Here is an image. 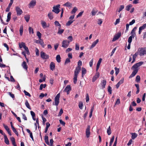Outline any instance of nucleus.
Masks as SVG:
<instances>
[{
    "instance_id": "nucleus-5",
    "label": "nucleus",
    "mask_w": 146,
    "mask_h": 146,
    "mask_svg": "<svg viewBox=\"0 0 146 146\" xmlns=\"http://www.w3.org/2000/svg\"><path fill=\"white\" fill-rule=\"evenodd\" d=\"M69 42L66 40H64L62 42V46L64 48H67L69 45Z\"/></svg>"
},
{
    "instance_id": "nucleus-41",
    "label": "nucleus",
    "mask_w": 146,
    "mask_h": 146,
    "mask_svg": "<svg viewBox=\"0 0 146 146\" xmlns=\"http://www.w3.org/2000/svg\"><path fill=\"white\" fill-rule=\"evenodd\" d=\"M29 31L30 34L31 33L32 34H33L34 33L33 29L31 27H29Z\"/></svg>"
},
{
    "instance_id": "nucleus-9",
    "label": "nucleus",
    "mask_w": 146,
    "mask_h": 146,
    "mask_svg": "<svg viewBox=\"0 0 146 146\" xmlns=\"http://www.w3.org/2000/svg\"><path fill=\"white\" fill-rule=\"evenodd\" d=\"M15 11L18 15H20L23 13L22 10L18 6L15 7Z\"/></svg>"
},
{
    "instance_id": "nucleus-56",
    "label": "nucleus",
    "mask_w": 146,
    "mask_h": 146,
    "mask_svg": "<svg viewBox=\"0 0 146 146\" xmlns=\"http://www.w3.org/2000/svg\"><path fill=\"white\" fill-rule=\"evenodd\" d=\"M98 11H95L94 9H93L92 11V16H94L97 13Z\"/></svg>"
},
{
    "instance_id": "nucleus-61",
    "label": "nucleus",
    "mask_w": 146,
    "mask_h": 146,
    "mask_svg": "<svg viewBox=\"0 0 146 146\" xmlns=\"http://www.w3.org/2000/svg\"><path fill=\"white\" fill-rule=\"evenodd\" d=\"M84 13V11H82L80 12L77 15V18L81 16Z\"/></svg>"
},
{
    "instance_id": "nucleus-24",
    "label": "nucleus",
    "mask_w": 146,
    "mask_h": 146,
    "mask_svg": "<svg viewBox=\"0 0 146 146\" xmlns=\"http://www.w3.org/2000/svg\"><path fill=\"white\" fill-rule=\"evenodd\" d=\"M11 12L8 13L7 16V19L6 20L7 22H9L10 20L11 19Z\"/></svg>"
},
{
    "instance_id": "nucleus-59",
    "label": "nucleus",
    "mask_w": 146,
    "mask_h": 146,
    "mask_svg": "<svg viewBox=\"0 0 146 146\" xmlns=\"http://www.w3.org/2000/svg\"><path fill=\"white\" fill-rule=\"evenodd\" d=\"M22 114L23 115V117H22L23 119L25 120H27V117H26V115H25V114L23 113H22Z\"/></svg>"
},
{
    "instance_id": "nucleus-29",
    "label": "nucleus",
    "mask_w": 146,
    "mask_h": 146,
    "mask_svg": "<svg viewBox=\"0 0 146 146\" xmlns=\"http://www.w3.org/2000/svg\"><path fill=\"white\" fill-rule=\"evenodd\" d=\"M72 5V4L71 3L68 2L63 5V6L67 7H71Z\"/></svg>"
},
{
    "instance_id": "nucleus-48",
    "label": "nucleus",
    "mask_w": 146,
    "mask_h": 146,
    "mask_svg": "<svg viewBox=\"0 0 146 146\" xmlns=\"http://www.w3.org/2000/svg\"><path fill=\"white\" fill-rule=\"evenodd\" d=\"M140 80V76L139 75L137 76L136 78L135 81L137 82H139Z\"/></svg>"
},
{
    "instance_id": "nucleus-46",
    "label": "nucleus",
    "mask_w": 146,
    "mask_h": 146,
    "mask_svg": "<svg viewBox=\"0 0 146 146\" xmlns=\"http://www.w3.org/2000/svg\"><path fill=\"white\" fill-rule=\"evenodd\" d=\"M36 35L38 36V38L41 40V34L40 33V32L38 31L36 32Z\"/></svg>"
},
{
    "instance_id": "nucleus-17",
    "label": "nucleus",
    "mask_w": 146,
    "mask_h": 146,
    "mask_svg": "<svg viewBox=\"0 0 146 146\" xmlns=\"http://www.w3.org/2000/svg\"><path fill=\"white\" fill-rule=\"evenodd\" d=\"M3 136L4 137L5 139V143L9 145V141L7 137V136L5 134H3Z\"/></svg>"
},
{
    "instance_id": "nucleus-10",
    "label": "nucleus",
    "mask_w": 146,
    "mask_h": 146,
    "mask_svg": "<svg viewBox=\"0 0 146 146\" xmlns=\"http://www.w3.org/2000/svg\"><path fill=\"white\" fill-rule=\"evenodd\" d=\"M121 34V32H119L117 34L115 35L113 38L112 41L114 42L118 39L120 37Z\"/></svg>"
},
{
    "instance_id": "nucleus-20",
    "label": "nucleus",
    "mask_w": 146,
    "mask_h": 146,
    "mask_svg": "<svg viewBox=\"0 0 146 146\" xmlns=\"http://www.w3.org/2000/svg\"><path fill=\"white\" fill-rule=\"evenodd\" d=\"M82 77H83L84 76V75L86 73V69L83 67H82Z\"/></svg>"
},
{
    "instance_id": "nucleus-2",
    "label": "nucleus",
    "mask_w": 146,
    "mask_h": 146,
    "mask_svg": "<svg viewBox=\"0 0 146 146\" xmlns=\"http://www.w3.org/2000/svg\"><path fill=\"white\" fill-rule=\"evenodd\" d=\"M81 70V68L76 67L74 71V76L73 78V82L74 84L76 83L78 75Z\"/></svg>"
},
{
    "instance_id": "nucleus-4",
    "label": "nucleus",
    "mask_w": 146,
    "mask_h": 146,
    "mask_svg": "<svg viewBox=\"0 0 146 146\" xmlns=\"http://www.w3.org/2000/svg\"><path fill=\"white\" fill-rule=\"evenodd\" d=\"M60 5L58 4L55 6L53 7V9L52 10L53 12H55L56 14H58L60 12V10L59 9L60 8Z\"/></svg>"
},
{
    "instance_id": "nucleus-49",
    "label": "nucleus",
    "mask_w": 146,
    "mask_h": 146,
    "mask_svg": "<svg viewBox=\"0 0 146 146\" xmlns=\"http://www.w3.org/2000/svg\"><path fill=\"white\" fill-rule=\"evenodd\" d=\"M67 39L68 40H67L70 43V42H72L73 40V37L72 36H70L67 38Z\"/></svg>"
},
{
    "instance_id": "nucleus-23",
    "label": "nucleus",
    "mask_w": 146,
    "mask_h": 146,
    "mask_svg": "<svg viewBox=\"0 0 146 146\" xmlns=\"http://www.w3.org/2000/svg\"><path fill=\"white\" fill-rule=\"evenodd\" d=\"M44 141L46 144L48 145H50V143L48 141V137L47 136L45 135L44 137Z\"/></svg>"
},
{
    "instance_id": "nucleus-18",
    "label": "nucleus",
    "mask_w": 146,
    "mask_h": 146,
    "mask_svg": "<svg viewBox=\"0 0 146 146\" xmlns=\"http://www.w3.org/2000/svg\"><path fill=\"white\" fill-rule=\"evenodd\" d=\"M22 66L23 68L27 70L28 66L27 64L26 63L25 61H23L22 64Z\"/></svg>"
},
{
    "instance_id": "nucleus-3",
    "label": "nucleus",
    "mask_w": 146,
    "mask_h": 146,
    "mask_svg": "<svg viewBox=\"0 0 146 146\" xmlns=\"http://www.w3.org/2000/svg\"><path fill=\"white\" fill-rule=\"evenodd\" d=\"M138 51L140 56H143L146 54V47L139 48Z\"/></svg>"
},
{
    "instance_id": "nucleus-44",
    "label": "nucleus",
    "mask_w": 146,
    "mask_h": 146,
    "mask_svg": "<svg viewBox=\"0 0 146 146\" xmlns=\"http://www.w3.org/2000/svg\"><path fill=\"white\" fill-rule=\"evenodd\" d=\"M114 69L115 71V75L116 76H117L119 73V68H117L116 67H115L114 68Z\"/></svg>"
},
{
    "instance_id": "nucleus-1",
    "label": "nucleus",
    "mask_w": 146,
    "mask_h": 146,
    "mask_svg": "<svg viewBox=\"0 0 146 146\" xmlns=\"http://www.w3.org/2000/svg\"><path fill=\"white\" fill-rule=\"evenodd\" d=\"M143 62H140L134 64L132 67L131 69L133 70L129 78H131L134 77L138 71V68L141 66Z\"/></svg>"
},
{
    "instance_id": "nucleus-25",
    "label": "nucleus",
    "mask_w": 146,
    "mask_h": 146,
    "mask_svg": "<svg viewBox=\"0 0 146 146\" xmlns=\"http://www.w3.org/2000/svg\"><path fill=\"white\" fill-rule=\"evenodd\" d=\"M41 24L42 25V26L44 28H45L46 27H48V26H47L46 23L44 21H41Z\"/></svg>"
},
{
    "instance_id": "nucleus-34",
    "label": "nucleus",
    "mask_w": 146,
    "mask_h": 146,
    "mask_svg": "<svg viewBox=\"0 0 146 146\" xmlns=\"http://www.w3.org/2000/svg\"><path fill=\"white\" fill-rule=\"evenodd\" d=\"M132 5L131 4H129L125 8V9L127 11H129L130 8L132 7Z\"/></svg>"
},
{
    "instance_id": "nucleus-63",
    "label": "nucleus",
    "mask_w": 146,
    "mask_h": 146,
    "mask_svg": "<svg viewBox=\"0 0 146 146\" xmlns=\"http://www.w3.org/2000/svg\"><path fill=\"white\" fill-rule=\"evenodd\" d=\"M102 23V20L101 19H98V24L101 25Z\"/></svg>"
},
{
    "instance_id": "nucleus-42",
    "label": "nucleus",
    "mask_w": 146,
    "mask_h": 146,
    "mask_svg": "<svg viewBox=\"0 0 146 146\" xmlns=\"http://www.w3.org/2000/svg\"><path fill=\"white\" fill-rule=\"evenodd\" d=\"M26 131H27V132L30 134V137H33V133H32V132H31V131L29 129H27Z\"/></svg>"
},
{
    "instance_id": "nucleus-12",
    "label": "nucleus",
    "mask_w": 146,
    "mask_h": 146,
    "mask_svg": "<svg viewBox=\"0 0 146 146\" xmlns=\"http://www.w3.org/2000/svg\"><path fill=\"white\" fill-rule=\"evenodd\" d=\"M90 125H88L86 129V136L87 138H88L90 137Z\"/></svg>"
},
{
    "instance_id": "nucleus-19",
    "label": "nucleus",
    "mask_w": 146,
    "mask_h": 146,
    "mask_svg": "<svg viewBox=\"0 0 146 146\" xmlns=\"http://www.w3.org/2000/svg\"><path fill=\"white\" fill-rule=\"evenodd\" d=\"M55 68V64L53 62L50 63V68L52 70H53Z\"/></svg>"
},
{
    "instance_id": "nucleus-31",
    "label": "nucleus",
    "mask_w": 146,
    "mask_h": 146,
    "mask_svg": "<svg viewBox=\"0 0 146 146\" xmlns=\"http://www.w3.org/2000/svg\"><path fill=\"white\" fill-rule=\"evenodd\" d=\"M64 31V29H60V28L59 27L58 29L57 33L60 35H61L63 33Z\"/></svg>"
},
{
    "instance_id": "nucleus-14",
    "label": "nucleus",
    "mask_w": 146,
    "mask_h": 146,
    "mask_svg": "<svg viewBox=\"0 0 146 146\" xmlns=\"http://www.w3.org/2000/svg\"><path fill=\"white\" fill-rule=\"evenodd\" d=\"M106 83V80H103L101 81L100 85L101 86V88L103 89L105 88Z\"/></svg>"
},
{
    "instance_id": "nucleus-22",
    "label": "nucleus",
    "mask_w": 146,
    "mask_h": 146,
    "mask_svg": "<svg viewBox=\"0 0 146 146\" xmlns=\"http://www.w3.org/2000/svg\"><path fill=\"white\" fill-rule=\"evenodd\" d=\"M10 139L12 142L13 145L14 146H17L15 142V138L13 137H12Z\"/></svg>"
},
{
    "instance_id": "nucleus-54",
    "label": "nucleus",
    "mask_w": 146,
    "mask_h": 146,
    "mask_svg": "<svg viewBox=\"0 0 146 146\" xmlns=\"http://www.w3.org/2000/svg\"><path fill=\"white\" fill-rule=\"evenodd\" d=\"M82 65V62L80 60H79L78 63L77 67L81 68L80 66Z\"/></svg>"
},
{
    "instance_id": "nucleus-6",
    "label": "nucleus",
    "mask_w": 146,
    "mask_h": 146,
    "mask_svg": "<svg viewBox=\"0 0 146 146\" xmlns=\"http://www.w3.org/2000/svg\"><path fill=\"white\" fill-rule=\"evenodd\" d=\"M40 56L43 59H47L49 58V56L48 55L46 54L45 52L42 51L40 52Z\"/></svg>"
},
{
    "instance_id": "nucleus-62",
    "label": "nucleus",
    "mask_w": 146,
    "mask_h": 146,
    "mask_svg": "<svg viewBox=\"0 0 146 146\" xmlns=\"http://www.w3.org/2000/svg\"><path fill=\"white\" fill-rule=\"evenodd\" d=\"M139 54V52H136L134 55H133V58H136Z\"/></svg>"
},
{
    "instance_id": "nucleus-13",
    "label": "nucleus",
    "mask_w": 146,
    "mask_h": 146,
    "mask_svg": "<svg viewBox=\"0 0 146 146\" xmlns=\"http://www.w3.org/2000/svg\"><path fill=\"white\" fill-rule=\"evenodd\" d=\"M100 76V73L99 72H97L95 75L92 78V82H94L96 79L98 78Z\"/></svg>"
},
{
    "instance_id": "nucleus-26",
    "label": "nucleus",
    "mask_w": 146,
    "mask_h": 146,
    "mask_svg": "<svg viewBox=\"0 0 146 146\" xmlns=\"http://www.w3.org/2000/svg\"><path fill=\"white\" fill-rule=\"evenodd\" d=\"M131 138L132 139H134L137 136V134L135 133H131Z\"/></svg>"
},
{
    "instance_id": "nucleus-15",
    "label": "nucleus",
    "mask_w": 146,
    "mask_h": 146,
    "mask_svg": "<svg viewBox=\"0 0 146 146\" xmlns=\"http://www.w3.org/2000/svg\"><path fill=\"white\" fill-rule=\"evenodd\" d=\"M40 40H36V43L40 44L44 48L45 46V44H44V42L41 39Z\"/></svg>"
},
{
    "instance_id": "nucleus-57",
    "label": "nucleus",
    "mask_w": 146,
    "mask_h": 146,
    "mask_svg": "<svg viewBox=\"0 0 146 146\" xmlns=\"http://www.w3.org/2000/svg\"><path fill=\"white\" fill-rule=\"evenodd\" d=\"M54 24L58 26L60 28L61 27V25L57 21H56L54 22Z\"/></svg>"
},
{
    "instance_id": "nucleus-33",
    "label": "nucleus",
    "mask_w": 146,
    "mask_h": 146,
    "mask_svg": "<svg viewBox=\"0 0 146 146\" xmlns=\"http://www.w3.org/2000/svg\"><path fill=\"white\" fill-rule=\"evenodd\" d=\"M107 133L108 135H110L111 133L110 126H109L108 128L107 129Z\"/></svg>"
},
{
    "instance_id": "nucleus-28",
    "label": "nucleus",
    "mask_w": 146,
    "mask_h": 146,
    "mask_svg": "<svg viewBox=\"0 0 146 146\" xmlns=\"http://www.w3.org/2000/svg\"><path fill=\"white\" fill-rule=\"evenodd\" d=\"M48 16L50 20L52 19L53 18L52 13V12L49 13L48 15Z\"/></svg>"
},
{
    "instance_id": "nucleus-51",
    "label": "nucleus",
    "mask_w": 146,
    "mask_h": 146,
    "mask_svg": "<svg viewBox=\"0 0 146 146\" xmlns=\"http://www.w3.org/2000/svg\"><path fill=\"white\" fill-rule=\"evenodd\" d=\"M79 108L80 109H82V107L83 106V104L82 102H79L78 105Z\"/></svg>"
},
{
    "instance_id": "nucleus-37",
    "label": "nucleus",
    "mask_w": 146,
    "mask_h": 146,
    "mask_svg": "<svg viewBox=\"0 0 146 146\" xmlns=\"http://www.w3.org/2000/svg\"><path fill=\"white\" fill-rule=\"evenodd\" d=\"M23 26H21L20 28L19 32L21 36L23 34Z\"/></svg>"
},
{
    "instance_id": "nucleus-36",
    "label": "nucleus",
    "mask_w": 146,
    "mask_h": 146,
    "mask_svg": "<svg viewBox=\"0 0 146 146\" xmlns=\"http://www.w3.org/2000/svg\"><path fill=\"white\" fill-rule=\"evenodd\" d=\"M114 136H113L112 138H111L110 142V145L109 146H111L112 143L114 141Z\"/></svg>"
},
{
    "instance_id": "nucleus-21",
    "label": "nucleus",
    "mask_w": 146,
    "mask_h": 146,
    "mask_svg": "<svg viewBox=\"0 0 146 146\" xmlns=\"http://www.w3.org/2000/svg\"><path fill=\"white\" fill-rule=\"evenodd\" d=\"M71 90V88L70 85H68L65 88L64 91H70Z\"/></svg>"
},
{
    "instance_id": "nucleus-43",
    "label": "nucleus",
    "mask_w": 146,
    "mask_h": 146,
    "mask_svg": "<svg viewBox=\"0 0 146 146\" xmlns=\"http://www.w3.org/2000/svg\"><path fill=\"white\" fill-rule=\"evenodd\" d=\"M77 10V9L76 7H74L72 10L71 13L72 14H74Z\"/></svg>"
},
{
    "instance_id": "nucleus-47",
    "label": "nucleus",
    "mask_w": 146,
    "mask_h": 146,
    "mask_svg": "<svg viewBox=\"0 0 146 146\" xmlns=\"http://www.w3.org/2000/svg\"><path fill=\"white\" fill-rule=\"evenodd\" d=\"M8 94L13 99L15 98V95L14 94H13L12 92H9Z\"/></svg>"
},
{
    "instance_id": "nucleus-27",
    "label": "nucleus",
    "mask_w": 146,
    "mask_h": 146,
    "mask_svg": "<svg viewBox=\"0 0 146 146\" xmlns=\"http://www.w3.org/2000/svg\"><path fill=\"white\" fill-rule=\"evenodd\" d=\"M24 17L26 21L28 22L30 19V15H26L24 16Z\"/></svg>"
},
{
    "instance_id": "nucleus-45",
    "label": "nucleus",
    "mask_w": 146,
    "mask_h": 146,
    "mask_svg": "<svg viewBox=\"0 0 146 146\" xmlns=\"http://www.w3.org/2000/svg\"><path fill=\"white\" fill-rule=\"evenodd\" d=\"M74 20H71L68 21L66 23V25L67 26H70L73 22L74 21Z\"/></svg>"
},
{
    "instance_id": "nucleus-16",
    "label": "nucleus",
    "mask_w": 146,
    "mask_h": 146,
    "mask_svg": "<svg viewBox=\"0 0 146 146\" xmlns=\"http://www.w3.org/2000/svg\"><path fill=\"white\" fill-rule=\"evenodd\" d=\"M98 42L99 40L98 39H97L96 41L93 42L90 47V49H91L94 47Z\"/></svg>"
},
{
    "instance_id": "nucleus-40",
    "label": "nucleus",
    "mask_w": 146,
    "mask_h": 146,
    "mask_svg": "<svg viewBox=\"0 0 146 146\" xmlns=\"http://www.w3.org/2000/svg\"><path fill=\"white\" fill-rule=\"evenodd\" d=\"M46 84H40V86L39 90H42L43 88H45L46 87Z\"/></svg>"
},
{
    "instance_id": "nucleus-32",
    "label": "nucleus",
    "mask_w": 146,
    "mask_h": 146,
    "mask_svg": "<svg viewBox=\"0 0 146 146\" xmlns=\"http://www.w3.org/2000/svg\"><path fill=\"white\" fill-rule=\"evenodd\" d=\"M56 59L57 61L58 62H60L61 61V57L59 55H57L56 57Z\"/></svg>"
},
{
    "instance_id": "nucleus-52",
    "label": "nucleus",
    "mask_w": 146,
    "mask_h": 146,
    "mask_svg": "<svg viewBox=\"0 0 146 146\" xmlns=\"http://www.w3.org/2000/svg\"><path fill=\"white\" fill-rule=\"evenodd\" d=\"M146 27V23L144 24L142 26L140 27L139 29H140L141 30L145 29Z\"/></svg>"
},
{
    "instance_id": "nucleus-7",
    "label": "nucleus",
    "mask_w": 146,
    "mask_h": 146,
    "mask_svg": "<svg viewBox=\"0 0 146 146\" xmlns=\"http://www.w3.org/2000/svg\"><path fill=\"white\" fill-rule=\"evenodd\" d=\"M60 97V94H58L55 98V104L56 106H58L59 103Z\"/></svg>"
},
{
    "instance_id": "nucleus-60",
    "label": "nucleus",
    "mask_w": 146,
    "mask_h": 146,
    "mask_svg": "<svg viewBox=\"0 0 146 146\" xmlns=\"http://www.w3.org/2000/svg\"><path fill=\"white\" fill-rule=\"evenodd\" d=\"M60 123L63 125L64 126L65 124V123L62 121V119H60L59 120Z\"/></svg>"
},
{
    "instance_id": "nucleus-50",
    "label": "nucleus",
    "mask_w": 146,
    "mask_h": 146,
    "mask_svg": "<svg viewBox=\"0 0 146 146\" xmlns=\"http://www.w3.org/2000/svg\"><path fill=\"white\" fill-rule=\"evenodd\" d=\"M46 79V77L45 76L42 77V79H40L39 80V82L40 83H41L43 81H45Z\"/></svg>"
},
{
    "instance_id": "nucleus-8",
    "label": "nucleus",
    "mask_w": 146,
    "mask_h": 146,
    "mask_svg": "<svg viewBox=\"0 0 146 146\" xmlns=\"http://www.w3.org/2000/svg\"><path fill=\"white\" fill-rule=\"evenodd\" d=\"M36 1L35 0H32L29 4V8H33L36 5Z\"/></svg>"
},
{
    "instance_id": "nucleus-64",
    "label": "nucleus",
    "mask_w": 146,
    "mask_h": 146,
    "mask_svg": "<svg viewBox=\"0 0 146 146\" xmlns=\"http://www.w3.org/2000/svg\"><path fill=\"white\" fill-rule=\"evenodd\" d=\"M132 38H131V37L129 36L128 38V42L129 43H131L132 41Z\"/></svg>"
},
{
    "instance_id": "nucleus-11",
    "label": "nucleus",
    "mask_w": 146,
    "mask_h": 146,
    "mask_svg": "<svg viewBox=\"0 0 146 146\" xmlns=\"http://www.w3.org/2000/svg\"><path fill=\"white\" fill-rule=\"evenodd\" d=\"M21 45L25 49V50L27 52V54L28 55L30 53L29 49L26 46L25 43L23 42H22Z\"/></svg>"
},
{
    "instance_id": "nucleus-58",
    "label": "nucleus",
    "mask_w": 146,
    "mask_h": 146,
    "mask_svg": "<svg viewBox=\"0 0 146 146\" xmlns=\"http://www.w3.org/2000/svg\"><path fill=\"white\" fill-rule=\"evenodd\" d=\"M124 78H122L118 82L119 84L120 85L122 84L124 82Z\"/></svg>"
},
{
    "instance_id": "nucleus-53",
    "label": "nucleus",
    "mask_w": 146,
    "mask_h": 146,
    "mask_svg": "<svg viewBox=\"0 0 146 146\" xmlns=\"http://www.w3.org/2000/svg\"><path fill=\"white\" fill-rule=\"evenodd\" d=\"M120 103V100L119 98H117L115 102V105H118Z\"/></svg>"
},
{
    "instance_id": "nucleus-30",
    "label": "nucleus",
    "mask_w": 146,
    "mask_h": 146,
    "mask_svg": "<svg viewBox=\"0 0 146 146\" xmlns=\"http://www.w3.org/2000/svg\"><path fill=\"white\" fill-rule=\"evenodd\" d=\"M25 105L27 108L30 110H31V108L30 106L29 103L28 102V101L26 100L25 102Z\"/></svg>"
},
{
    "instance_id": "nucleus-39",
    "label": "nucleus",
    "mask_w": 146,
    "mask_h": 146,
    "mask_svg": "<svg viewBox=\"0 0 146 146\" xmlns=\"http://www.w3.org/2000/svg\"><path fill=\"white\" fill-rule=\"evenodd\" d=\"M3 126L4 128H5V129L8 132V133L10 131L9 129V128L7 126V125H6L4 124H3Z\"/></svg>"
},
{
    "instance_id": "nucleus-55",
    "label": "nucleus",
    "mask_w": 146,
    "mask_h": 146,
    "mask_svg": "<svg viewBox=\"0 0 146 146\" xmlns=\"http://www.w3.org/2000/svg\"><path fill=\"white\" fill-rule=\"evenodd\" d=\"M86 102H88L89 101V96L88 94H87L86 95Z\"/></svg>"
},
{
    "instance_id": "nucleus-38",
    "label": "nucleus",
    "mask_w": 146,
    "mask_h": 146,
    "mask_svg": "<svg viewBox=\"0 0 146 146\" xmlns=\"http://www.w3.org/2000/svg\"><path fill=\"white\" fill-rule=\"evenodd\" d=\"M13 132L16 134V135L18 136L19 135L18 132L16 130V129L14 127L12 128Z\"/></svg>"
},
{
    "instance_id": "nucleus-35",
    "label": "nucleus",
    "mask_w": 146,
    "mask_h": 146,
    "mask_svg": "<svg viewBox=\"0 0 146 146\" xmlns=\"http://www.w3.org/2000/svg\"><path fill=\"white\" fill-rule=\"evenodd\" d=\"M137 29V27H134L133 29L131 31V34H133L136 35L135 31H136Z\"/></svg>"
}]
</instances>
